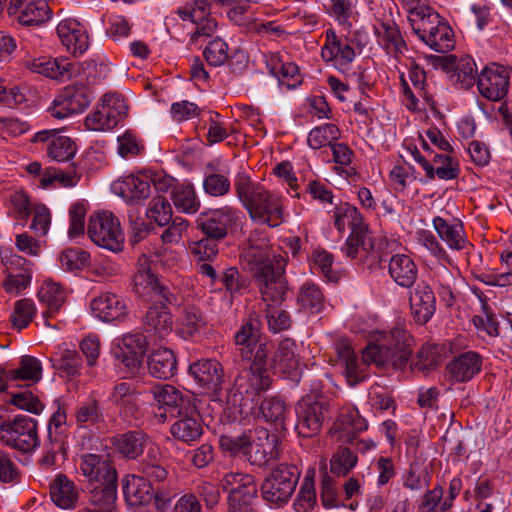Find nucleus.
Segmentation results:
<instances>
[{
    "instance_id": "1",
    "label": "nucleus",
    "mask_w": 512,
    "mask_h": 512,
    "mask_svg": "<svg viewBox=\"0 0 512 512\" xmlns=\"http://www.w3.org/2000/svg\"><path fill=\"white\" fill-rule=\"evenodd\" d=\"M262 323L255 313L244 319L234 335L235 350L242 360L251 361L246 374L249 387L246 392L259 393L270 388L272 379L268 369L271 347L261 341Z\"/></svg>"
},
{
    "instance_id": "2",
    "label": "nucleus",
    "mask_w": 512,
    "mask_h": 512,
    "mask_svg": "<svg viewBox=\"0 0 512 512\" xmlns=\"http://www.w3.org/2000/svg\"><path fill=\"white\" fill-rule=\"evenodd\" d=\"M234 188L252 222L269 228H276L284 222L285 206L280 195L252 181L244 171L236 174Z\"/></svg>"
},
{
    "instance_id": "3",
    "label": "nucleus",
    "mask_w": 512,
    "mask_h": 512,
    "mask_svg": "<svg viewBox=\"0 0 512 512\" xmlns=\"http://www.w3.org/2000/svg\"><path fill=\"white\" fill-rule=\"evenodd\" d=\"M372 337L363 350V362L399 370L406 367L412 355L413 337L404 327L375 331Z\"/></svg>"
},
{
    "instance_id": "4",
    "label": "nucleus",
    "mask_w": 512,
    "mask_h": 512,
    "mask_svg": "<svg viewBox=\"0 0 512 512\" xmlns=\"http://www.w3.org/2000/svg\"><path fill=\"white\" fill-rule=\"evenodd\" d=\"M96 64L91 62L81 63L74 76L79 80L66 86L53 101L50 108L51 115L58 119H64L72 114L83 112L94 99V93L90 87L95 82L94 70Z\"/></svg>"
},
{
    "instance_id": "5",
    "label": "nucleus",
    "mask_w": 512,
    "mask_h": 512,
    "mask_svg": "<svg viewBox=\"0 0 512 512\" xmlns=\"http://www.w3.org/2000/svg\"><path fill=\"white\" fill-rule=\"evenodd\" d=\"M409 21L415 34L431 49L446 53L454 48L453 30L433 8L416 7Z\"/></svg>"
},
{
    "instance_id": "6",
    "label": "nucleus",
    "mask_w": 512,
    "mask_h": 512,
    "mask_svg": "<svg viewBox=\"0 0 512 512\" xmlns=\"http://www.w3.org/2000/svg\"><path fill=\"white\" fill-rule=\"evenodd\" d=\"M79 470L85 477L90 491L117 495L118 475L109 454H82L79 460Z\"/></svg>"
},
{
    "instance_id": "7",
    "label": "nucleus",
    "mask_w": 512,
    "mask_h": 512,
    "mask_svg": "<svg viewBox=\"0 0 512 512\" xmlns=\"http://www.w3.org/2000/svg\"><path fill=\"white\" fill-rule=\"evenodd\" d=\"M133 291L144 301L177 305L179 300L177 293L158 278L151 267V261L145 255L138 260L137 270L133 276Z\"/></svg>"
},
{
    "instance_id": "8",
    "label": "nucleus",
    "mask_w": 512,
    "mask_h": 512,
    "mask_svg": "<svg viewBox=\"0 0 512 512\" xmlns=\"http://www.w3.org/2000/svg\"><path fill=\"white\" fill-rule=\"evenodd\" d=\"M300 474V470L294 464L277 465L261 484L262 498L276 506L286 504L296 489Z\"/></svg>"
},
{
    "instance_id": "9",
    "label": "nucleus",
    "mask_w": 512,
    "mask_h": 512,
    "mask_svg": "<svg viewBox=\"0 0 512 512\" xmlns=\"http://www.w3.org/2000/svg\"><path fill=\"white\" fill-rule=\"evenodd\" d=\"M241 259L247 265L252 277L258 271L265 272L276 267L280 261H284L282 257L273 253L266 231L260 228L250 232L248 244L241 253Z\"/></svg>"
},
{
    "instance_id": "10",
    "label": "nucleus",
    "mask_w": 512,
    "mask_h": 512,
    "mask_svg": "<svg viewBox=\"0 0 512 512\" xmlns=\"http://www.w3.org/2000/svg\"><path fill=\"white\" fill-rule=\"evenodd\" d=\"M127 112L128 106L123 97L117 93H107L95 109L86 116L84 124L90 131H108L115 128Z\"/></svg>"
},
{
    "instance_id": "11",
    "label": "nucleus",
    "mask_w": 512,
    "mask_h": 512,
    "mask_svg": "<svg viewBox=\"0 0 512 512\" xmlns=\"http://www.w3.org/2000/svg\"><path fill=\"white\" fill-rule=\"evenodd\" d=\"M87 233L89 238L99 247L112 252L123 249L124 234L119 220L112 212L103 211L90 216Z\"/></svg>"
},
{
    "instance_id": "12",
    "label": "nucleus",
    "mask_w": 512,
    "mask_h": 512,
    "mask_svg": "<svg viewBox=\"0 0 512 512\" xmlns=\"http://www.w3.org/2000/svg\"><path fill=\"white\" fill-rule=\"evenodd\" d=\"M1 442L15 450L27 453L39 444L37 425L32 418H13L0 425Z\"/></svg>"
},
{
    "instance_id": "13",
    "label": "nucleus",
    "mask_w": 512,
    "mask_h": 512,
    "mask_svg": "<svg viewBox=\"0 0 512 512\" xmlns=\"http://www.w3.org/2000/svg\"><path fill=\"white\" fill-rule=\"evenodd\" d=\"M324 36L325 43L321 48L322 60L339 72L347 73L356 58L353 40L341 38L333 28H328L324 32Z\"/></svg>"
},
{
    "instance_id": "14",
    "label": "nucleus",
    "mask_w": 512,
    "mask_h": 512,
    "mask_svg": "<svg viewBox=\"0 0 512 512\" xmlns=\"http://www.w3.org/2000/svg\"><path fill=\"white\" fill-rule=\"evenodd\" d=\"M238 220V210L225 205L200 213L195 223L205 236L222 240L228 235V231L237 225Z\"/></svg>"
},
{
    "instance_id": "15",
    "label": "nucleus",
    "mask_w": 512,
    "mask_h": 512,
    "mask_svg": "<svg viewBox=\"0 0 512 512\" xmlns=\"http://www.w3.org/2000/svg\"><path fill=\"white\" fill-rule=\"evenodd\" d=\"M179 17L194 24L191 41L211 37L217 30V21L210 15V4L206 0H192L178 9Z\"/></svg>"
},
{
    "instance_id": "16",
    "label": "nucleus",
    "mask_w": 512,
    "mask_h": 512,
    "mask_svg": "<svg viewBox=\"0 0 512 512\" xmlns=\"http://www.w3.org/2000/svg\"><path fill=\"white\" fill-rule=\"evenodd\" d=\"M285 261H280L274 268L255 273L253 280L264 302L269 306L281 304L287 294V281L284 277Z\"/></svg>"
},
{
    "instance_id": "17",
    "label": "nucleus",
    "mask_w": 512,
    "mask_h": 512,
    "mask_svg": "<svg viewBox=\"0 0 512 512\" xmlns=\"http://www.w3.org/2000/svg\"><path fill=\"white\" fill-rule=\"evenodd\" d=\"M148 342L142 333L125 334L118 339L113 349V355L119 364L123 365L127 374L135 373L143 362Z\"/></svg>"
},
{
    "instance_id": "18",
    "label": "nucleus",
    "mask_w": 512,
    "mask_h": 512,
    "mask_svg": "<svg viewBox=\"0 0 512 512\" xmlns=\"http://www.w3.org/2000/svg\"><path fill=\"white\" fill-rule=\"evenodd\" d=\"M509 78L510 74L506 67L493 63L486 66L478 75V90L486 99L499 101L508 93Z\"/></svg>"
},
{
    "instance_id": "19",
    "label": "nucleus",
    "mask_w": 512,
    "mask_h": 512,
    "mask_svg": "<svg viewBox=\"0 0 512 512\" xmlns=\"http://www.w3.org/2000/svg\"><path fill=\"white\" fill-rule=\"evenodd\" d=\"M123 494L130 506L149 504L152 500L165 502L163 487H154L139 475L126 476L123 479Z\"/></svg>"
},
{
    "instance_id": "20",
    "label": "nucleus",
    "mask_w": 512,
    "mask_h": 512,
    "mask_svg": "<svg viewBox=\"0 0 512 512\" xmlns=\"http://www.w3.org/2000/svg\"><path fill=\"white\" fill-rule=\"evenodd\" d=\"M9 15L24 26H39L51 18V10L45 0H11Z\"/></svg>"
},
{
    "instance_id": "21",
    "label": "nucleus",
    "mask_w": 512,
    "mask_h": 512,
    "mask_svg": "<svg viewBox=\"0 0 512 512\" xmlns=\"http://www.w3.org/2000/svg\"><path fill=\"white\" fill-rule=\"evenodd\" d=\"M189 375L194 381L208 392H217L222 389L224 371L216 359H199L192 362L188 368Z\"/></svg>"
},
{
    "instance_id": "22",
    "label": "nucleus",
    "mask_w": 512,
    "mask_h": 512,
    "mask_svg": "<svg viewBox=\"0 0 512 512\" xmlns=\"http://www.w3.org/2000/svg\"><path fill=\"white\" fill-rule=\"evenodd\" d=\"M81 63H73L68 58H51L41 56L25 62L27 69L46 77L67 80L74 77L75 71L79 70Z\"/></svg>"
},
{
    "instance_id": "23",
    "label": "nucleus",
    "mask_w": 512,
    "mask_h": 512,
    "mask_svg": "<svg viewBox=\"0 0 512 512\" xmlns=\"http://www.w3.org/2000/svg\"><path fill=\"white\" fill-rule=\"evenodd\" d=\"M244 418H219L220 439L219 444L222 450L231 454L246 453L250 446V435L241 431V423Z\"/></svg>"
},
{
    "instance_id": "24",
    "label": "nucleus",
    "mask_w": 512,
    "mask_h": 512,
    "mask_svg": "<svg viewBox=\"0 0 512 512\" xmlns=\"http://www.w3.org/2000/svg\"><path fill=\"white\" fill-rule=\"evenodd\" d=\"M409 304L414 320L419 324L427 323L436 310V298L431 287L424 281L413 285L409 294Z\"/></svg>"
},
{
    "instance_id": "25",
    "label": "nucleus",
    "mask_w": 512,
    "mask_h": 512,
    "mask_svg": "<svg viewBox=\"0 0 512 512\" xmlns=\"http://www.w3.org/2000/svg\"><path fill=\"white\" fill-rule=\"evenodd\" d=\"M33 141L47 143L48 156L58 162L72 159L77 150L75 142L70 137L60 135L56 130L39 131L34 135Z\"/></svg>"
},
{
    "instance_id": "26",
    "label": "nucleus",
    "mask_w": 512,
    "mask_h": 512,
    "mask_svg": "<svg viewBox=\"0 0 512 512\" xmlns=\"http://www.w3.org/2000/svg\"><path fill=\"white\" fill-rule=\"evenodd\" d=\"M482 356L475 351H466L454 357L446 366L449 378L455 383H465L481 372Z\"/></svg>"
},
{
    "instance_id": "27",
    "label": "nucleus",
    "mask_w": 512,
    "mask_h": 512,
    "mask_svg": "<svg viewBox=\"0 0 512 512\" xmlns=\"http://www.w3.org/2000/svg\"><path fill=\"white\" fill-rule=\"evenodd\" d=\"M374 33L380 47L394 58L398 59L407 50L399 27L394 21H378L374 25Z\"/></svg>"
},
{
    "instance_id": "28",
    "label": "nucleus",
    "mask_w": 512,
    "mask_h": 512,
    "mask_svg": "<svg viewBox=\"0 0 512 512\" xmlns=\"http://www.w3.org/2000/svg\"><path fill=\"white\" fill-rule=\"evenodd\" d=\"M56 31L62 44L72 54L81 55L88 49V35L78 21L70 18L62 20L57 25Z\"/></svg>"
},
{
    "instance_id": "29",
    "label": "nucleus",
    "mask_w": 512,
    "mask_h": 512,
    "mask_svg": "<svg viewBox=\"0 0 512 512\" xmlns=\"http://www.w3.org/2000/svg\"><path fill=\"white\" fill-rule=\"evenodd\" d=\"M56 31L62 44L72 54L81 55L88 49V35L78 21L70 18L62 20L57 25Z\"/></svg>"
},
{
    "instance_id": "30",
    "label": "nucleus",
    "mask_w": 512,
    "mask_h": 512,
    "mask_svg": "<svg viewBox=\"0 0 512 512\" xmlns=\"http://www.w3.org/2000/svg\"><path fill=\"white\" fill-rule=\"evenodd\" d=\"M56 31L62 44L72 54L81 55L88 49V35L78 21L70 18L62 20L57 25Z\"/></svg>"
},
{
    "instance_id": "31",
    "label": "nucleus",
    "mask_w": 512,
    "mask_h": 512,
    "mask_svg": "<svg viewBox=\"0 0 512 512\" xmlns=\"http://www.w3.org/2000/svg\"><path fill=\"white\" fill-rule=\"evenodd\" d=\"M91 310L96 317L104 322L121 321L127 315L124 300L113 293H102L92 300Z\"/></svg>"
},
{
    "instance_id": "32",
    "label": "nucleus",
    "mask_w": 512,
    "mask_h": 512,
    "mask_svg": "<svg viewBox=\"0 0 512 512\" xmlns=\"http://www.w3.org/2000/svg\"><path fill=\"white\" fill-rule=\"evenodd\" d=\"M388 274L402 288H412L418 277V267L406 254L397 253L390 257Z\"/></svg>"
},
{
    "instance_id": "33",
    "label": "nucleus",
    "mask_w": 512,
    "mask_h": 512,
    "mask_svg": "<svg viewBox=\"0 0 512 512\" xmlns=\"http://www.w3.org/2000/svg\"><path fill=\"white\" fill-rule=\"evenodd\" d=\"M157 455L158 451L156 449L148 450L146 458L139 464V476L154 487H163L164 498L169 500V497H167V488L170 482L168 470L157 458Z\"/></svg>"
},
{
    "instance_id": "34",
    "label": "nucleus",
    "mask_w": 512,
    "mask_h": 512,
    "mask_svg": "<svg viewBox=\"0 0 512 512\" xmlns=\"http://www.w3.org/2000/svg\"><path fill=\"white\" fill-rule=\"evenodd\" d=\"M296 350L295 341L286 338L279 343L278 349L272 358L274 369L288 378H295L298 375L300 358Z\"/></svg>"
},
{
    "instance_id": "35",
    "label": "nucleus",
    "mask_w": 512,
    "mask_h": 512,
    "mask_svg": "<svg viewBox=\"0 0 512 512\" xmlns=\"http://www.w3.org/2000/svg\"><path fill=\"white\" fill-rule=\"evenodd\" d=\"M332 217L333 225L340 234L345 233L347 226L351 230L350 232L369 231V225L363 214L356 206L347 202L336 206Z\"/></svg>"
},
{
    "instance_id": "36",
    "label": "nucleus",
    "mask_w": 512,
    "mask_h": 512,
    "mask_svg": "<svg viewBox=\"0 0 512 512\" xmlns=\"http://www.w3.org/2000/svg\"><path fill=\"white\" fill-rule=\"evenodd\" d=\"M49 493L53 503L61 509L76 507L79 500V490L65 474L59 473L51 481Z\"/></svg>"
},
{
    "instance_id": "37",
    "label": "nucleus",
    "mask_w": 512,
    "mask_h": 512,
    "mask_svg": "<svg viewBox=\"0 0 512 512\" xmlns=\"http://www.w3.org/2000/svg\"><path fill=\"white\" fill-rule=\"evenodd\" d=\"M432 224L440 239L451 250L461 251L469 245L463 224L459 220L449 223L444 218L436 216L433 218Z\"/></svg>"
},
{
    "instance_id": "38",
    "label": "nucleus",
    "mask_w": 512,
    "mask_h": 512,
    "mask_svg": "<svg viewBox=\"0 0 512 512\" xmlns=\"http://www.w3.org/2000/svg\"><path fill=\"white\" fill-rule=\"evenodd\" d=\"M112 188L127 201L144 200L151 194L150 181L146 175H128L115 181Z\"/></svg>"
},
{
    "instance_id": "39",
    "label": "nucleus",
    "mask_w": 512,
    "mask_h": 512,
    "mask_svg": "<svg viewBox=\"0 0 512 512\" xmlns=\"http://www.w3.org/2000/svg\"><path fill=\"white\" fill-rule=\"evenodd\" d=\"M223 402L221 399L211 395H187L186 404L178 411L179 416H212L222 415Z\"/></svg>"
},
{
    "instance_id": "40",
    "label": "nucleus",
    "mask_w": 512,
    "mask_h": 512,
    "mask_svg": "<svg viewBox=\"0 0 512 512\" xmlns=\"http://www.w3.org/2000/svg\"><path fill=\"white\" fill-rule=\"evenodd\" d=\"M166 302L155 303L149 307L144 317L147 330L154 332L163 339L173 329V317Z\"/></svg>"
},
{
    "instance_id": "41",
    "label": "nucleus",
    "mask_w": 512,
    "mask_h": 512,
    "mask_svg": "<svg viewBox=\"0 0 512 512\" xmlns=\"http://www.w3.org/2000/svg\"><path fill=\"white\" fill-rule=\"evenodd\" d=\"M148 369L150 374L158 379H169L174 376L177 362L172 350L159 347L152 351L148 357Z\"/></svg>"
},
{
    "instance_id": "42",
    "label": "nucleus",
    "mask_w": 512,
    "mask_h": 512,
    "mask_svg": "<svg viewBox=\"0 0 512 512\" xmlns=\"http://www.w3.org/2000/svg\"><path fill=\"white\" fill-rule=\"evenodd\" d=\"M267 67L270 73L278 79L279 84L286 89L296 88L302 82L298 66L292 62H283L277 54L270 56L267 60Z\"/></svg>"
},
{
    "instance_id": "43",
    "label": "nucleus",
    "mask_w": 512,
    "mask_h": 512,
    "mask_svg": "<svg viewBox=\"0 0 512 512\" xmlns=\"http://www.w3.org/2000/svg\"><path fill=\"white\" fill-rule=\"evenodd\" d=\"M38 298L41 303L46 305V310L42 315L45 325L50 326L48 319L59 312L65 302V293L60 285L53 282H45L38 291Z\"/></svg>"
},
{
    "instance_id": "44",
    "label": "nucleus",
    "mask_w": 512,
    "mask_h": 512,
    "mask_svg": "<svg viewBox=\"0 0 512 512\" xmlns=\"http://www.w3.org/2000/svg\"><path fill=\"white\" fill-rule=\"evenodd\" d=\"M152 393L157 406L164 410L159 416H166V413L172 414L176 409L179 411L186 404L187 395L184 397L178 389L169 384L155 387Z\"/></svg>"
},
{
    "instance_id": "45",
    "label": "nucleus",
    "mask_w": 512,
    "mask_h": 512,
    "mask_svg": "<svg viewBox=\"0 0 512 512\" xmlns=\"http://www.w3.org/2000/svg\"><path fill=\"white\" fill-rule=\"evenodd\" d=\"M454 152L438 153L430 152L433 164V180L437 177L441 180H454L460 174L458 160L453 156Z\"/></svg>"
},
{
    "instance_id": "46",
    "label": "nucleus",
    "mask_w": 512,
    "mask_h": 512,
    "mask_svg": "<svg viewBox=\"0 0 512 512\" xmlns=\"http://www.w3.org/2000/svg\"><path fill=\"white\" fill-rule=\"evenodd\" d=\"M110 402L119 409L121 416H133L138 411V395L126 382H121L114 387Z\"/></svg>"
},
{
    "instance_id": "47",
    "label": "nucleus",
    "mask_w": 512,
    "mask_h": 512,
    "mask_svg": "<svg viewBox=\"0 0 512 512\" xmlns=\"http://www.w3.org/2000/svg\"><path fill=\"white\" fill-rule=\"evenodd\" d=\"M368 428L365 418H337L330 429L338 441L354 444L356 435Z\"/></svg>"
},
{
    "instance_id": "48",
    "label": "nucleus",
    "mask_w": 512,
    "mask_h": 512,
    "mask_svg": "<svg viewBox=\"0 0 512 512\" xmlns=\"http://www.w3.org/2000/svg\"><path fill=\"white\" fill-rule=\"evenodd\" d=\"M146 438L143 431H128L116 438V448L126 458L135 459L143 453Z\"/></svg>"
},
{
    "instance_id": "49",
    "label": "nucleus",
    "mask_w": 512,
    "mask_h": 512,
    "mask_svg": "<svg viewBox=\"0 0 512 512\" xmlns=\"http://www.w3.org/2000/svg\"><path fill=\"white\" fill-rule=\"evenodd\" d=\"M297 302L303 310L317 314L324 307V296L315 283L305 282L299 289Z\"/></svg>"
},
{
    "instance_id": "50",
    "label": "nucleus",
    "mask_w": 512,
    "mask_h": 512,
    "mask_svg": "<svg viewBox=\"0 0 512 512\" xmlns=\"http://www.w3.org/2000/svg\"><path fill=\"white\" fill-rule=\"evenodd\" d=\"M357 463V454L350 447L340 445L330 459V472L345 477Z\"/></svg>"
},
{
    "instance_id": "51",
    "label": "nucleus",
    "mask_w": 512,
    "mask_h": 512,
    "mask_svg": "<svg viewBox=\"0 0 512 512\" xmlns=\"http://www.w3.org/2000/svg\"><path fill=\"white\" fill-rule=\"evenodd\" d=\"M172 200L177 210L193 214L200 208V200L192 185H178L172 190Z\"/></svg>"
},
{
    "instance_id": "52",
    "label": "nucleus",
    "mask_w": 512,
    "mask_h": 512,
    "mask_svg": "<svg viewBox=\"0 0 512 512\" xmlns=\"http://www.w3.org/2000/svg\"><path fill=\"white\" fill-rule=\"evenodd\" d=\"M340 138L339 128L332 123L314 127L307 136V144L314 150L321 149L325 146L331 147Z\"/></svg>"
},
{
    "instance_id": "53",
    "label": "nucleus",
    "mask_w": 512,
    "mask_h": 512,
    "mask_svg": "<svg viewBox=\"0 0 512 512\" xmlns=\"http://www.w3.org/2000/svg\"><path fill=\"white\" fill-rule=\"evenodd\" d=\"M336 350L340 361L345 366L346 377L351 386L360 382L363 377L360 375L356 354L352 346L346 341H339Z\"/></svg>"
},
{
    "instance_id": "54",
    "label": "nucleus",
    "mask_w": 512,
    "mask_h": 512,
    "mask_svg": "<svg viewBox=\"0 0 512 512\" xmlns=\"http://www.w3.org/2000/svg\"><path fill=\"white\" fill-rule=\"evenodd\" d=\"M280 450L277 446V441L274 438L272 443L252 444L246 450L245 455L252 465L259 467L268 465L272 460L279 459Z\"/></svg>"
},
{
    "instance_id": "55",
    "label": "nucleus",
    "mask_w": 512,
    "mask_h": 512,
    "mask_svg": "<svg viewBox=\"0 0 512 512\" xmlns=\"http://www.w3.org/2000/svg\"><path fill=\"white\" fill-rule=\"evenodd\" d=\"M10 379L13 381L38 382L42 376L40 361L29 355L21 358L18 368L9 370Z\"/></svg>"
},
{
    "instance_id": "56",
    "label": "nucleus",
    "mask_w": 512,
    "mask_h": 512,
    "mask_svg": "<svg viewBox=\"0 0 512 512\" xmlns=\"http://www.w3.org/2000/svg\"><path fill=\"white\" fill-rule=\"evenodd\" d=\"M201 418H180L170 428L171 434L182 442H192L203 433Z\"/></svg>"
},
{
    "instance_id": "57",
    "label": "nucleus",
    "mask_w": 512,
    "mask_h": 512,
    "mask_svg": "<svg viewBox=\"0 0 512 512\" xmlns=\"http://www.w3.org/2000/svg\"><path fill=\"white\" fill-rule=\"evenodd\" d=\"M204 325L203 315L199 308L188 306L183 309L179 319V334L187 339L199 333Z\"/></svg>"
},
{
    "instance_id": "58",
    "label": "nucleus",
    "mask_w": 512,
    "mask_h": 512,
    "mask_svg": "<svg viewBox=\"0 0 512 512\" xmlns=\"http://www.w3.org/2000/svg\"><path fill=\"white\" fill-rule=\"evenodd\" d=\"M204 192L211 197H223L231 190V181L228 174L217 171H207L202 184Z\"/></svg>"
},
{
    "instance_id": "59",
    "label": "nucleus",
    "mask_w": 512,
    "mask_h": 512,
    "mask_svg": "<svg viewBox=\"0 0 512 512\" xmlns=\"http://www.w3.org/2000/svg\"><path fill=\"white\" fill-rule=\"evenodd\" d=\"M333 255L321 248H317L311 255V269L314 273L322 275L330 282H336L339 274L333 270Z\"/></svg>"
},
{
    "instance_id": "60",
    "label": "nucleus",
    "mask_w": 512,
    "mask_h": 512,
    "mask_svg": "<svg viewBox=\"0 0 512 512\" xmlns=\"http://www.w3.org/2000/svg\"><path fill=\"white\" fill-rule=\"evenodd\" d=\"M36 311V306L31 299L24 298L16 301L10 318L13 328L18 331L27 328L35 317Z\"/></svg>"
},
{
    "instance_id": "61",
    "label": "nucleus",
    "mask_w": 512,
    "mask_h": 512,
    "mask_svg": "<svg viewBox=\"0 0 512 512\" xmlns=\"http://www.w3.org/2000/svg\"><path fill=\"white\" fill-rule=\"evenodd\" d=\"M452 78L461 85L462 88L468 89L477 83V67L471 56L461 57L456 66Z\"/></svg>"
},
{
    "instance_id": "62",
    "label": "nucleus",
    "mask_w": 512,
    "mask_h": 512,
    "mask_svg": "<svg viewBox=\"0 0 512 512\" xmlns=\"http://www.w3.org/2000/svg\"><path fill=\"white\" fill-rule=\"evenodd\" d=\"M330 412V406L323 396L306 395L296 406L298 416H323Z\"/></svg>"
},
{
    "instance_id": "63",
    "label": "nucleus",
    "mask_w": 512,
    "mask_h": 512,
    "mask_svg": "<svg viewBox=\"0 0 512 512\" xmlns=\"http://www.w3.org/2000/svg\"><path fill=\"white\" fill-rule=\"evenodd\" d=\"M146 216L150 221L163 227L168 225L172 220V207L165 197L156 196L150 202Z\"/></svg>"
},
{
    "instance_id": "64",
    "label": "nucleus",
    "mask_w": 512,
    "mask_h": 512,
    "mask_svg": "<svg viewBox=\"0 0 512 512\" xmlns=\"http://www.w3.org/2000/svg\"><path fill=\"white\" fill-rule=\"evenodd\" d=\"M220 281L231 298L243 295L248 289L247 278L236 267L225 269Z\"/></svg>"
}]
</instances>
